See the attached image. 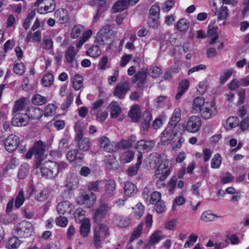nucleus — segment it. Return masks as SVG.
<instances>
[{"instance_id": "f257e3e1", "label": "nucleus", "mask_w": 249, "mask_h": 249, "mask_svg": "<svg viewBox=\"0 0 249 249\" xmlns=\"http://www.w3.org/2000/svg\"><path fill=\"white\" fill-rule=\"evenodd\" d=\"M151 157L155 164H158L161 161L155 172V176L160 181L164 180L171 173V161L166 158H162L158 153H154Z\"/></svg>"}, {"instance_id": "f03ea898", "label": "nucleus", "mask_w": 249, "mask_h": 249, "mask_svg": "<svg viewBox=\"0 0 249 249\" xmlns=\"http://www.w3.org/2000/svg\"><path fill=\"white\" fill-rule=\"evenodd\" d=\"M40 160H36L35 166L37 172H40L42 177L53 178L57 176L56 162L49 160L42 163Z\"/></svg>"}, {"instance_id": "7ed1b4c3", "label": "nucleus", "mask_w": 249, "mask_h": 249, "mask_svg": "<svg viewBox=\"0 0 249 249\" xmlns=\"http://www.w3.org/2000/svg\"><path fill=\"white\" fill-rule=\"evenodd\" d=\"M35 6L38 7L37 11L41 14L53 12L55 9L53 0H36Z\"/></svg>"}, {"instance_id": "20e7f679", "label": "nucleus", "mask_w": 249, "mask_h": 249, "mask_svg": "<svg viewBox=\"0 0 249 249\" xmlns=\"http://www.w3.org/2000/svg\"><path fill=\"white\" fill-rule=\"evenodd\" d=\"M15 230L19 237L26 238L32 235L33 228L30 222L23 221L18 224Z\"/></svg>"}, {"instance_id": "39448f33", "label": "nucleus", "mask_w": 249, "mask_h": 249, "mask_svg": "<svg viewBox=\"0 0 249 249\" xmlns=\"http://www.w3.org/2000/svg\"><path fill=\"white\" fill-rule=\"evenodd\" d=\"M178 130L177 128L168 127L161 134V142L163 145H167L171 142H175V139L177 136Z\"/></svg>"}, {"instance_id": "423d86ee", "label": "nucleus", "mask_w": 249, "mask_h": 249, "mask_svg": "<svg viewBox=\"0 0 249 249\" xmlns=\"http://www.w3.org/2000/svg\"><path fill=\"white\" fill-rule=\"evenodd\" d=\"M108 234V228L106 225H99L94 228L93 240L96 249L101 247V237L103 235L107 236Z\"/></svg>"}, {"instance_id": "0eeeda50", "label": "nucleus", "mask_w": 249, "mask_h": 249, "mask_svg": "<svg viewBox=\"0 0 249 249\" xmlns=\"http://www.w3.org/2000/svg\"><path fill=\"white\" fill-rule=\"evenodd\" d=\"M202 124L201 118L197 116H191L184 126V129L190 133H196L200 129Z\"/></svg>"}, {"instance_id": "6e6552de", "label": "nucleus", "mask_w": 249, "mask_h": 249, "mask_svg": "<svg viewBox=\"0 0 249 249\" xmlns=\"http://www.w3.org/2000/svg\"><path fill=\"white\" fill-rule=\"evenodd\" d=\"M130 89L129 83L127 81H124L117 84L113 93L115 96L119 99H123Z\"/></svg>"}, {"instance_id": "1a4fd4ad", "label": "nucleus", "mask_w": 249, "mask_h": 249, "mask_svg": "<svg viewBox=\"0 0 249 249\" xmlns=\"http://www.w3.org/2000/svg\"><path fill=\"white\" fill-rule=\"evenodd\" d=\"M96 200V197L91 192L88 193H84L78 196L77 199V203L80 204H86L88 207H92Z\"/></svg>"}, {"instance_id": "9d476101", "label": "nucleus", "mask_w": 249, "mask_h": 249, "mask_svg": "<svg viewBox=\"0 0 249 249\" xmlns=\"http://www.w3.org/2000/svg\"><path fill=\"white\" fill-rule=\"evenodd\" d=\"M139 0H118L115 2L112 8L113 13H117L127 9L129 5L133 6L139 2Z\"/></svg>"}, {"instance_id": "9b49d317", "label": "nucleus", "mask_w": 249, "mask_h": 249, "mask_svg": "<svg viewBox=\"0 0 249 249\" xmlns=\"http://www.w3.org/2000/svg\"><path fill=\"white\" fill-rule=\"evenodd\" d=\"M200 113L203 119H209L216 114V106L212 102H208L205 104Z\"/></svg>"}, {"instance_id": "f8f14e48", "label": "nucleus", "mask_w": 249, "mask_h": 249, "mask_svg": "<svg viewBox=\"0 0 249 249\" xmlns=\"http://www.w3.org/2000/svg\"><path fill=\"white\" fill-rule=\"evenodd\" d=\"M19 143V139L18 136L11 134L8 136L5 141V148L8 152H13L17 149Z\"/></svg>"}, {"instance_id": "ddd939ff", "label": "nucleus", "mask_w": 249, "mask_h": 249, "mask_svg": "<svg viewBox=\"0 0 249 249\" xmlns=\"http://www.w3.org/2000/svg\"><path fill=\"white\" fill-rule=\"evenodd\" d=\"M147 75V69L142 68L137 72L133 77L132 82L134 83H137L138 88H142L145 85Z\"/></svg>"}, {"instance_id": "4468645a", "label": "nucleus", "mask_w": 249, "mask_h": 249, "mask_svg": "<svg viewBox=\"0 0 249 249\" xmlns=\"http://www.w3.org/2000/svg\"><path fill=\"white\" fill-rule=\"evenodd\" d=\"M100 144L104 150L108 153H113L118 150L117 142H110L106 136H102L100 139Z\"/></svg>"}, {"instance_id": "2eb2a0df", "label": "nucleus", "mask_w": 249, "mask_h": 249, "mask_svg": "<svg viewBox=\"0 0 249 249\" xmlns=\"http://www.w3.org/2000/svg\"><path fill=\"white\" fill-rule=\"evenodd\" d=\"M13 114L14 117L12 121L13 125L21 127L28 124L29 119L27 115L19 113Z\"/></svg>"}, {"instance_id": "dca6fc26", "label": "nucleus", "mask_w": 249, "mask_h": 249, "mask_svg": "<svg viewBox=\"0 0 249 249\" xmlns=\"http://www.w3.org/2000/svg\"><path fill=\"white\" fill-rule=\"evenodd\" d=\"M108 209L109 206L107 203L102 204L94 213L93 216L94 221L100 223L105 217Z\"/></svg>"}, {"instance_id": "f3484780", "label": "nucleus", "mask_w": 249, "mask_h": 249, "mask_svg": "<svg viewBox=\"0 0 249 249\" xmlns=\"http://www.w3.org/2000/svg\"><path fill=\"white\" fill-rule=\"evenodd\" d=\"M56 209L58 214L63 215L66 213H71L74 209V206L68 201H64L58 204Z\"/></svg>"}, {"instance_id": "a211bd4d", "label": "nucleus", "mask_w": 249, "mask_h": 249, "mask_svg": "<svg viewBox=\"0 0 249 249\" xmlns=\"http://www.w3.org/2000/svg\"><path fill=\"white\" fill-rule=\"evenodd\" d=\"M67 159L70 162H80L84 160V154L79 153L78 149H73L68 151Z\"/></svg>"}, {"instance_id": "6ab92c4d", "label": "nucleus", "mask_w": 249, "mask_h": 249, "mask_svg": "<svg viewBox=\"0 0 249 249\" xmlns=\"http://www.w3.org/2000/svg\"><path fill=\"white\" fill-rule=\"evenodd\" d=\"M75 142L77 143V147L79 149L83 152H87L89 150L91 146V143L89 138L83 137H75Z\"/></svg>"}, {"instance_id": "aec40b11", "label": "nucleus", "mask_w": 249, "mask_h": 249, "mask_svg": "<svg viewBox=\"0 0 249 249\" xmlns=\"http://www.w3.org/2000/svg\"><path fill=\"white\" fill-rule=\"evenodd\" d=\"M33 149L34 155L36 158V160H40L42 161L44 160L43 156L45 151V146L43 143L39 141L35 143Z\"/></svg>"}, {"instance_id": "412c9836", "label": "nucleus", "mask_w": 249, "mask_h": 249, "mask_svg": "<svg viewBox=\"0 0 249 249\" xmlns=\"http://www.w3.org/2000/svg\"><path fill=\"white\" fill-rule=\"evenodd\" d=\"M164 238L163 232L160 230H157L151 235L148 242L145 245V248H147L148 246H155Z\"/></svg>"}, {"instance_id": "4be33fe9", "label": "nucleus", "mask_w": 249, "mask_h": 249, "mask_svg": "<svg viewBox=\"0 0 249 249\" xmlns=\"http://www.w3.org/2000/svg\"><path fill=\"white\" fill-rule=\"evenodd\" d=\"M110 31V29L109 25H106L103 26L98 32L96 36V40L100 44H104L107 40V36Z\"/></svg>"}, {"instance_id": "5701e85b", "label": "nucleus", "mask_w": 249, "mask_h": 249, "mask_svg": "<svg viewBox=\"0 0 249 249\" xmlns=\"http://www.w3.org/2000/svg\"><path fill=\"white\" fill-rule=\"evenodd\" d=\"M155 145V142L154 140H141L137 142L136 148L149 151L154 147Z\"/></svg>"}, {"instance_id": "b1692460", "label": "nucleus", "mask_w": 249, "mask_h": 249, "mask_svg": "<svg viewBox=\"0 0 249 249\" xmlns=\"http://www.w3.org/2000/svg\"><path fill=\"white\" fill-rule=\"evenodd\" d=\"M55 17L60 24L66 23L69 19L68 11L63 8H60L55 12Z\"/></svg>"}, {"instance_id": "393cba45", "label": "nucleus", "mask_w": 249, "mask_h": 249, "mask_svg": "<svg viewBox=\"0 0 249 249\" xmlns=\"http://www.w3.org/2000/svg\"><path fill=\"white\" fill-rule=\"evenodd\" d=\"M214 15L217 17L218 20L225 21L230 17V11L227 6H221L219 8H216Z\"/></svg>"}, {"instance_id": "a878e982", "label": "nucleus", "mask_w": 249, "mask_h": 249, "mask_svg": "<svg viewBox=\"0 0 249 249\" xmlns=\"http://www.w3.org/2000/svg\"><path fill=\"white\" fill-rule=\"evenodd\" d=\"M208 102H205L202 97H197L194 99L193 102L192 109L195 113H200L205 104Z\"/></svg>"}, {"instance_id": "bb28decb", "label": "nucleus", "mask_w": 249, "mask_h": 249, "mask_svg": "<svg viewBox=\"0 0 249 249\" xmlns=\"http://www.w3.org/2000/svg\"><path fill=\"white\" fill-rule=\"evenodd\" d=\"M181 110L179 108H176L174 109L172 115L170 118L168 126L176 128L178 124L180 121Z\"/></svg>"}, {"instance_id": "cd10ccee", "label": "nucleus", "mask_w": 249, "mask_h": 249, "mask_svg": "<svg viewBox=\"0 0 249 249\" xmlns=\"http://www.w3.org/2000/svg\"><path fill=\"white\" fill-rule=\"evenodd\" d=\"M113 222L121 228H126L130 224V220L127 217L120 215H115L113 219Z\"/></svg>"}, {"instance_id": "c85d7f7f", "label": "nucleus", "mask_w": 249, "mask_h": 249, "mask_svg": "<svg viewBox=\"0 0 249 249\" xmlns=\"http://www.w3.org/2000/svg\"><path fill=\"white\" fill-rule=\"evenodd\" d=\"M116 184L113 180H109L106 184L105 196L110 197L115 194Z\"/></svg>"}, {"instance_id": "c756f323", "label": "nucleus", "mask_w": 249, "mask_h": 249, "mask_svg": "<svg viewBox=\"0 0 249 249\" xmlns=\"http://www.w3.org/2000/svg\"><path fill=\"white\" fill-rule=\"evenodd\" d=\"M124 189V194L129 197L133 196L138 191L136 186L130 182L125 183Z\"/></svg>"}, {"instance_id": "7c9ffc66", "label": "nucleus", "mask_w": 249, "mask_h": 249, "mask_svg": "<svg viewBox=\"0 0 249 249\" xmlns=\"http://www.w3.org/2000/svg\"><path fill=\"white\" fill-rule=\"evenodd\" d=\"M128 115L133 122H138L141 116V110L139 107L137 105L133 106L129 111Z\"/></svg>"}, {"instance_id": "2f4dec72", "label": "nucleus", "mask_w": 249, "mask_h": 249, "mask_svg": "<svg viewBox=\"0 0 249 249\" xmlns=\"http://www.w3.org/2000/svg\"><path fill=\"white\" fill-rule=\"evenodd\" d=\"M78 50H75L73 46L68 47L66 52V59L67 63H71L75 61V57Z\"/></svg>"}, {"instance_id": "473e14b6", "label": "nucleus", "mask_w": 249, "mask_h": 249, "mask_svg": "<svg viewBox=\"0 0 249 249\" xmlns=\"http://www.w3.org/2000/svg\"><path fill=\"white\" fill-rule=\"evenodd\" d=\"M110 109V116L113 118H117L121 112V108L117 102H112L109 105Z\"/></svg>"}, {"instance_id": "72a5a7b5", "label": "nucleus", "mask_w": 249, "mask_h": 249, "mask_svg": "<svg viewBox=\"0 0 249 249\" xmlns=\"http://www.w3.org/2000/svg\"><path fill=\"white\" fill-rule=\"evenodd\" d=\"M43 110L37 107H32L28 110V116L33 119H39L43 114Z\"/></svg>"}, {"instance_id": "f704fd0d", "label": "nucleus", "mask_w": 249, "mask_h": 249, "mask_svg": "<svg viewBox=\"0 0 249 249\" xmlns=\"http://www.w3.org/2000/svg\"><path fill=\"white\" fill-rule=\"evenodd\" d=\"M81 223L80 234L82 236L86 237L90 232V220L89 219H87Z\"/></svg>"}, {"instance_id": "c9c22d12", "label": "nucleus", "mask_w": 249, "mask_h": 249, "mask_svg": "<svg viewBox=\"0 0 249 249\" xmlns=\"http://www.w3.org/2000/svg\"><path fill=\"white\" fill-rule=\"evenodd\" d=\"M101 53V49L98 45L91 46L86 52L87 55L93 58L99 56Z\"/></svg>"}, {"instance_id": "e433bc0d", "label": "nucleus", "mask_w": 249, "mask_h": 249, "mask_svg": "<svg viewBox=\"0 0 249 249\" xmlns=\"http://www.w3.org/2000/svg\"><path fill=\"white\" fill-rule=\"evenodd\" d=\"M85 211L81 208H77L74 214V217L75 221L77 223H81L83 222L85 219L87 218H85Z\"/></svg>"}, {"instance_id": "4c0bfd02", "label": "nucleus", "mask_w": 249, "mask_h": 249, "mask_svg": "<svg viewBox=\"0 0 249 249\" xmlns=\"http://www.w3.org/2000/svg\"><path fill=\"white\" fill-rule=\"evenodd\" d=\"M134 155V153L131 151H124L121 155L120 160L123 163L129 162L133 160Z\"/></svg>"}, {"instance_id": "58836bf2", "label": "nucleus", "mask_w": 249, "mask_h": 249, "mask_svg": "<svg viewBox=\"0 0 249 249\" xmlns=\"http://www.w3.org/2000/svg\"><path fill=\"white\" fill-rule=\"evenodd\" d=\"M13 70L14 72L17 74L22 75L25 72V67L23 63L20 60H18V61L15 62Z\"/></svg>"}, {"instance_id": "ea45409f", "label": "nucleus", "mask_w": 249, "mask_h": 249, "mask_svg": "<svg viewBox=\"0 0 249 249\" xmlns=\"http://www.w3.org/2000/svg\"><path fill=\"white\" fill-rule=\"evenodd\" d=\"M25 99L24 98H20L17 100L13 109V113H19L18 111L23 110L25 107Z\"/></svg>"}, {"instance_id": "a19ab883", "label": "nucleus", "mask_w": 249, "mask_h": 249, "mask_svg": "<svg viewBox=\"0 0 249 249\" xmlns=\"http://www.w3.org/2000/svg\"><path fill=\"white\" fill-rule=\"evenodd\" d=\"M143 229V224L140 223L139 224L137 227H136L133 232L132 233L129 241L130 242H132L135 239L138 238L140 237L142 234V231Z\"/></svg>"}, {"instance_id": "79ce46f5", "label": "nucleus", "mask_w": 249, "mask_h": 249, "mask_svg": "<svg viewBox=\"0 0 249 249\" xmlns=\"http://www.w3.org/2000/svg\"><path fill=\"white\" fill-rule=\"evenodd\" d=\"M20 241L17 237L11 238L8 241L6 247L8 249H17L20 245Z\"/></svg>"}, {"instance_id": "37998d69", "label": "nucleus", "mask_w": 249, "mask_h": 249, "mask_svg": "<svg viewBox=\"0 0 249 249\" xmlns=\"http://www.w3.org/2000/svg\"><path fill=\"white\" fill-rule=\"evenodd\" d=\"M83 77L79 74H76L73 78V87L75 90L80 89L83 87Z\"/></svg>"}, {"instance_id": "c03bdc74", "label": "nucleus", "mask_w": 249, "mask_h": 249, "mask_svg": "<svg viewBox=\"0 0 249 249\" xmlns=\"http://www.w3.org/2000/svg\"><path fill=\"white\" fill-rule=\"evenodd\" d=\"M189 27V23L188 20L184 18L180 19L176 25L177 29L179 31H185Z\"/></svg>"}, {"instance_id": "a18cd8bd", "label": "nucleus", "mask_w": 249, "mask_h": 249, "mask_svg": "<svg viewBox=\"0 0 249 249\" xmlns=\"http://www.w3.org/2000/svg\"><path fill=\"white\" fill-rule=\"evenodd\" d=\"M233 70L232 69H225L221 73L219 78V82L221 84H224L228 79V78L232 75Z\"/></svg>"}, {"instance_id": "49530a36", "label": "nucleus", "mask_w": 249, "mask_h": 249, "mask_svg": "<svg viewBox=\"0 0 249 249\" xmlns=\"http://www.w3.org/2000/svg\"><path fill=\"white\" fill-rule=\"evenodd\" d=\"M32 102L35 105L41 106L47 102V99L40 94H36L33 97Z\"/></svg>"}, {"instance_id": "de8ad7c7", "label": "nucleus", "mask_w": 249, "mask_h": 249, "mask_svg": "<svg viewBox=\"0 0 249 249\" xmlns=\"http://www.w3.org/2000/svg\"><path fill=\"white\" fill-rule=\"evenodd\" d=\"M42 47L46 50H49L53 47V41L51 36H44Z\"/></svg>"}, {"instance_id": "09e8293b", "label": "nucleus", "mask_w": 249, "mask_h": 249, "mask_svg": "<svg viewBox=\"0 0 249 249\" xmlns=\"http://www.w3.org/2000/svg\"><path fill=\"white\" fill-rule=\"evenodd\" d=\"M221 157L219 154L214 155L211 160V167L213 169L219 168L221 163Z\"/></svg>"}, {"instance_id": "8fccbe9b", "label": "nucleus", "mask_w": 249, "mask_h": 249, "mask_svg": "<svg viewBox=\"0 0 249 249\" xmlns=\"http://www.w3.org/2000/svg\"><path fill=\"white\" fill-rule=\"evenodd\" d=\"M103 184V182L101 180L90 182L88 183V188L90 191H99L100 187Z\"/></svg>"}, {"instance_id": "3c124183", "label": "nucleus", "mask_w": 249, "mask_h": 249, "mask_svg": "<svg viewBox=\"0 0 249 249\" xmlns=\"http://www.w3.org/2000/svg\"><path fill=\"white\" fill-rule=\"evenodd\" d=\"M25 197L24 193L22 191H20L16 198L15 201V207L16 208H19L24 203Z\"/></svg>"}, {"instance_id": "603ef678", "label": "nucleus", "mask_w": 249, "mask_h": 249, "mask_svg": "<svg viewBox=\"0 0 249 249\" xmlns=\"http://www.w3.org/2000/svg\"><path fill=\"white\" fill-rule=\"evenodd\" d=\"M53 76L52 74L48 73L44 76L42 80V84L44 87H48L53 84Z\"/></svg>"}, {"instance_id": "864d4df0", "label": "nucleus", "mask_w": 249, "mask_h": 249, "mask_svg": "<svg viewBox=\"0 0 249 249\" xmlns=\"http://www.w3.org/2000/svg\"><path fill=\"white\" fill-rule=\"evenodd\" d=\"M56 111V107L52 104L48 105L44 110V116L45 117L52 116L54 115Z\"/></svg>"}, {"instance_id": "5fc2aeb1", "label": "nucleus", "mask_w": 249, "mask_h": 249, "mask_svg": "<svg viewBox=\"0 0 249 249\" xmlns=\"http://www.w3.org/2000/svg\"><path fill=\"white\" fill-rule=\"evenodd\" d=\"M216 216L210 211L203 212L201 215V219L204 222H209L214 220Z\"/></svg>"}, {"instance_id": "6e6d98bb", "label": "nucleus", "mask_w": 249, "mask_h": 249, "mask_svg": "<svg viewBox=\"0 0 249 249\" xmlns=\"http://www.w3.org/2000/svg\"><path fill=\"white\" fill-rule=\"evenodd\" d=\"M83 30V27L80 25H75L72 29L71 34V37L73 38H76L79 37Z\"/></svg>"}, {"instance_id": "4d7b16f0", "label": "nucleus", "mask_w": 249, "mask_h": 249, "mask_svg": "<svg viewBox=\"0 0 249 249\" xmlns=\"http://www.w3.org/2000/svg\"><path fill=\"white\" fill-rule=\"evenodd\" d=\"M144 211V206L142 204H138L134 208V215L136 219H140Z\"/></svg>"}, {"instance_id": "13d9d810", "label": "nucleus", "mask_w": 249, "mask_h": 249, "mask_svg": "<svg viewBox=\"0 0 249 249\" xmlns=\"http://www.w3.org/2000/svg\"><path fill=\"white\" fill-rule=\"evenodd\" d=\"M49 195V192L47 190H43L37 192L36 196V199L38 201H44L46 200Z\"/></svg>"}, {"instance_id": "bf43d9fd", "label": "nucleus", "mask_w": 249, "mask_h": 249, "mask_svg": "<svg viewBox=\"0 0 249 249\" xmlns=\"http://www.w3.org/2000/svg\"><path fill=\"white\" fill-rule=\"evenodd\" d=\"M29 171V165L27 164L22 165L18 172V177L20 179H24L27 175Z\"/></svg>"}, {"instance_id": "052dcab7", "label": "nucleus", "mask_w": 249, "mask_h": 249, "mask_svg": "<svg viewBox=\"0 0 249 249\" xmlns=\"http://www.w3.org/2000/svg\"><path fill=\"white\" fill-rule=\"evenodd\" d=\"M36 12L34 10L32 11L28 15L23 23V27L25 30H27L29 28L31 21L34 18Z\"/></svg>"}, {"instance_id": "680f3d73", "label": "nucleus", "mask_w": 249, "mask_h": 249, "mask_svg": "<svg viewBox=\"0 0 249 249\" xmlns=\"http://www.w3.org/2000/svg\"><path fill=\"white\" fill-rule=\"evenodd\" d=\"M55 222L57 226L64 228L67 226L68 220L66 217L59 215L55 218Z\"/></svg>"}, {"instance_id": "e2e57ef3", "label": "nucleus", "mask_w": 249, "mask_h": 249, "mask_svg": "<svg viewBox=\"0 0 249 249\" xmlns=\"http://www.w3.org/2000/svg\"><path fill=\"white\" fill-rule=\"evenodd\" d=\"M69 147V142L67 139H62L60 141L58 150L60 152L66 151Z\"/></svg>"}, {"instance_id": "0e129e2a", "label": "nucleus", "mask_w": 249, "mask_h": 249, "mask_svg": "<svg viewBox=\"0 0 249 249\" xmlns=\"http://www.w3.org/2000/svg\"><path fill=\"white\" fill-rule=\"evenodd\" d=\"M226 123L227 126L231 129L237 126L239 120L236 117L231 116L227 120Z\"/></svg>"}, {"instance_id": "69168bd1", "label": "nucleus", "mask_w": 249, "mask_h": 249, "mask_svg": "<svg viewBox=\"0 0 249 249\" xmlns=\"http://www.w3.org/2000/svg\"><path fill=\"white\" fill-rule=\"evenodd\" d=\"M154 205L155 206V209L158 213H162L165 212L166 207L163 201L160 200Z\"/></svg>"}, {"instance_id": "338daca9", "label": "nucleus", "mask_w": 249, "mask_h": 249, "mask_svg": "<svg viewBox=\"0 0 249 249\" xmlns=\"http://www.w3.org/2000/svg\"><path fill=\"white\" fill-rule=\"evenodd\" d=\"M177 223V219H172L165 223L164 228L167 230L173 231L176 229Z\"/></svg>"}, {"instance_id": "774afa93", "label": "nucleus", "mask_w": 249, "mask_h": 249, "mask_svg": "<svg viewBox=\"0 0 249 249\" xmlns=\"http://www.w3.org/2000/svg\"><path fill=\"white\" fill-rule=\"evenodd\" d=\"M148 22L150 27L158 28L159 24V17L149 16Z\"/></svg>"}]
</instances>
